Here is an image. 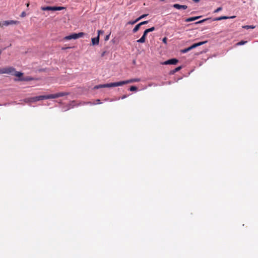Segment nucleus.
<instances>
[{"label":"nucleus","mask_w":258,"mask_h":258,"mask_svg":"<svg viewBox=\"0 0 258 258\" xmlns=\"http://www.w3.org/2000/svg\"><path fill=\"white\" fill-rule=\"evenodd\" d=\"M105 52H104L103 53H102V54H101V56H104V54H105Z\"/></svg>","instance_id":"72a5a7b5"},{"label":"nucleus","mask_w":258,"mask_h":258,"mask_svg":"<svg viewBox=\"0 0 258 258\" xmlns=\"http://www.w3.org/2000/svg\"><path fill=\"white\" fill-rule=\"evenodd\" d=\"M178 62V60L176 58H172L164 61L163 64H176Z\"/></svg>","instance_id":"6e6552de"},{"label":"nucleus","mask_w":258,"mask_h":258,"mask_svg":"<svg viewBox=\"0 0 258 258\" xmlns=\"http://www.w3.org/2000/svg\"><path fill=\"white\" fill-rule=\"evenodd\" d=\"M26 13H25V12H23L21 13V17H25V16H26Z\"/></svg>","instance_id":"bb28decb"},{"label":"nucleus","mask_w":258,"mask_h":258,"mask_svg":"<svg viewBox=\"0 0 258 258\" xmlns=\"http://www.w3.org/2000/svg\"><path fill=\"white\" fill-rule=\"evenodd\" d=\"M109 35L106 36V37L105 38V41L108 40L109 39Z\"/></svg>","instance_id":"c85d7f7f"},{"label":"nucleus","mask_w":258,"mask_h":258,"mask_svg":"<svg viewBox=\"0 0 258 258\" xmlns=\"http://www.w3.org/2000/svg\"><path fill=\"white\" fill-rule=\"evenodd\" d=\"M98 35L97 37L92 38V43L93 45L98 44L99 41V34L100 33H103V31L99 30L98 31Z\"/></svg>","instance_id":"1a4fd4ad"},{"label":"nucleus","mask_w":258,"mask_h":258,"mask_svg":"<svg viewBox=\"0 0 258 258\" xmlns=\"http://www.w3.org/2000/svg\"><path fill=\"white\" fill-rule=\"evenodd\" d=\"M41 9L42 11H54V7H50V6L42 7L41 8Z\"/></svg>","instance_id":"4468645a"},{"label":"nucleus","mask_w":258,"mask_h":258,"mask_svg":"<svg viewBox=\"0 0 258 258\" xmlns=\"http://www.w3.org/2000/svg\"><path fill=\"white\" fill-rule=\"evenodd\" d=\"M148 16V14H144L141 16L140 17H139L138 19H137V21H139L140 20Z\"/></svg>","instance_id":"4be33fe9"},{"label":"nucleus","mask_w":258,"mask_h":258,"mask_svg":"<svg viewBox=\"0 0 258 258\" xmlns=\"http://www.w3.org/2000/svg\"><path fill=\"white\" fill-rule=\"evenodd\" d=\"M84 33L83 32H80L79 33H73L71 35H70L69 36H66L64 39L65 40H71V39H76L82 37L83 36H84Z\"/></svg>","instance_id":"423d86ee"},{"label":"nucleus","mask_w":258,"mask_h":258,"mask_svg":"<svg viewBox=\"0 0 258 258\" xmlns=\"http://www.w3.org/2000/svg\"><path fill=\"white\" fill-rule=\"evenodd\" d=\"M235 16H233V17H231V18H234Z\"/></svg>","instance_id":"f704fd0d"},{"label":"nucleus","mask_w":258,"mask_h":258,"mask_svg":"<svg viewBox=\"0 0 258 258\" xmlns=\"http://www.w3.org/2000/svg\"><path fill=\"white\" fill-rule=\"evenodd\" d=\"M18 22L16 21H5L3 22V25L5 26H8L9 25H12V24H17Z\"/></svg>","instance_id":"f8f14e48"},{"label":"nucleus","mask_w":258,"mask_h":258,"mask_svg":"<svg viewBox=\"0 0 258 258\" xmlns=\"http://www.w3.org/2000/svg\"><path fill=\"white\" fill-rule=\"evenodd\" d=\"M3 26V24L0 23V27H2Z\"/></svg>","instance_id":"473e14b6"},{"label":"nucleus","mask_w":258,"mask_h":258,"mask_svg":"<svg viewBox=\"0 0 258 258\" xmlns=\"http://www.w3.org/2000/svg\"><path fill=\"white\" fill-rule=\"evenodd\" d=\"M19 79H15V81H30L33 80V78L31 77H18Z\"/></svg>","instance_id":"9d476101"},{"label":"nucleus","mask_w":258,"mask_h":258,"mask_svg":"<svg viewBox=\"0 0 258 258\" xmlns=\"http://www.w3.org/2000/svg\"><path fill=\"white\" fill-rule=\"evenodd\" d=\"M247 42V41H243V40H242L238 43H237L236 44V45L237 46H239V45H244L245 44H246V43Z\"/></svg>","instance_id":"6ab92c4d"},{"label":"nucleus","mask_w":258,"mask_h":258,"mask_svg":"<svg viewBox=\"0 0 258 258\" xmlns=\"http://www.w3.org/2000/svg\"><path fill=\"white\" fill-rule=\"evenodd\" d=\"M222 10V7H219V8H218L216 10H215L214 11V13H218V12L221 11Z\"/></svg>","instance_id":"5701e85b"},{"label":"nucleus","mask_w":258,"mask_h":258,"mask_svg":"<svg viewBox=\"0 0 258 258\" xmlns=\"http://www.w3.org/2000/svg\"><path fill=\"white\" fill-rule=\"evenodd\" d=\"M26 6L27 7H28L29 6V3H28L27 4H26Z\"/></svg>","instance_id":"2f4dec72"},{"label":"nucleus","mask_w":258,"mask_h":258,"mask_svg":"<svg viewBox=\"0 0 258 258\" xmlns=\"http://www.w3.org/2000/svg\"><path fill=\"white\" fill-rule=\"evenodd\" d=\"M173 7L176 9H183L186 10L187 8V6L186 5H181L178 4H175L173 5Z\"/></svg>","instance_id":"9b49d317"},{"label":"nucleus","mask_w":258,"mask_h":258,"mask_svg":"<svg viewBox=\"0 0 258 258\" xmlns=\"http://www.w3.org/2000/svg\"><path fill=\"white\" fill-rule=\"evenodd\" d=\"M96 101H97V104H100L101 103L100 100L99 99L96 100Z\"/></svg>","instance_id":"c756f323"},{"label":"nucleus","mask_w":258,"mask_h":258,"mask_svg":"<svg viewBox=\"0 0 258 258\" xmlns=\"http://www.w3.org/2000/svg\"><path fill=\"white\" fill-rule=\"evenodd\" d=\"M228 18H229V17H227V16H221L220 17H217V18H215L214 19V21H220L222 20L227 19Z\"/></svg>","instance_id":"2eb2a0df"},{"label":"nucleus","mask_w":258,"mask_h":258,"mask_svg":"<svg viewBox=\"0 0 258 258\" xmlns=\"http://www.w3.org/2000/svg\"><path fill=\"white\" fill-rule=\"evenodd\" d=\"M207 41H205L200 42L199 43H195L193 45H192L191 46H190V47H188V48H186L185 49L181 50V52L183 53H186L188 51L191 50L193 48H195L199 46H200L204 44H205L206 43H207Z\"/></svg>","instance_id":"39448f33"},{"label":"nucleus","mask_w":258,"mask_h":258,"mask_svg":"<svg viewBox=\"0 0 258 258\" xmlns=\"http://www.w3.org/2000/svg\"><path fill=\"white\" fill-rule=\"evenodd\" d=\"M1 53H2V51H1V50H0V54H1Z\"/></svg>","instance_id":"c9c22d12"},{"label":"nucleus","mask_w":258,"mask_h":258,"mask_svg":"<svg viewBox=\"0 0 258 258\" xmlns=\"http://www.w3.org/2000/svg\"><path fill=\"white\" fill-rule=\"evenodd\" d=\"M140 80H141L140 79L135 78V79H130V80H125V81L118 82H117L118 86H122L125 84H127L132 83H134V82H139L140 81Z\"/></svg>","instance_id":"0eeeda50"},{"label":"nucleus","mask_w":258,"mask_h":258,"mask_svg":"<svg viewBox=\"0 0 258 258\" xmlns=\"http://www.w3.org/2000/svg\"><path fill=\"white\" fill-rule=\"evenodd\" d=\"M207 20V19H204V20H203L200 21H199V22H197L196 23V24L201 23H202V22H204V21H206Z\"/></svg>","instance_id":"cd10ccee"},{"label":"nucleus","mask_w":258,"mask_h":258,"mask_svg":"<svg viewBox=\"0 0 258 258\" xmlns=\"http://www.w3.org/2000/svg\"><path fill=\"white\" fill-rule=\"evenodd\" d=\"M181 68H182V67L181 66L177 67L175 69H174L173 70L171 71L170 72V74H174L176 72L180 71L181 69Z\"/></svg>","instance_id":"dca6fc26"},{"label":"nucleus","mask_w":258,"mask_h":258,"mask_svg":"<svg viewBox=\"0 0 258 258\" xmlns=\"http://www.w3.org/2000/svg\"><path fill=\"white\" fill-rule=\"evenodd\" d=\"M242 27V28L248 29H254V28H255V26H253V25H245V26H243Z\"/></svg>","instance_id":"f3484780"},{"label":"nucleus","mask_w":258,"mask_h":258,"mask_svg":"<svg viewBox=\"0 0 258 258\" xmlns=\"http://www.w3.org/2000/svg\"><path fill=\"white\" fill-rule=\"evenodd\" d=\"M126 97V96L124 95L121 97V99H123L125 98Z\"/></svg>","instance_id":"7c9ffc66"},{"label":"nucleus","mask_w":258,"mask_h":258,"mask_svg":"<svg viewBox=\"0 0 258 258\" xmlns=\"http://www.w3.org/2000/svg\"><path fill=\"white\" fill-rule=\"evenodd\" d=\"M131 91H135L137 90V87L134 86H131L129 89Z\"/></svg>","instance_id":"412c9836"},{"label":"nucleus","mask_w":258,"mask_h":258,"mask_svg":"<svg viewBox=\"0 0 258 258\" xmlns=\"http://www.w3.org/2000/svg\"><path fill=\"white\" fill-rule=\"evenodd\" d=\"M138 21H137V19L134 21H133V22H131V21H130L128 22V24H135L136 22H137Z\"/></svg>","instance_id":"a878e982"},{"label":"nucleus","mask_w":258,"mask_h":258,"mask_svg":"<svg viewBox=\"0 0 258 258\" xmlns=\"http://www.w3.org/2000/svg\"><path fill=\"white\" fill-rule=\"evenodd\" d=\"M148 23V21H143V22H142L140 23L139 25H140V26H141V25H144V24H146Z\"/></svg>","instance_id":"393cba45"},{"label":"nucleus","mask_w":258,"mask_h":258,"mask_svg":"<svg viewBox=\"0 0 258 258\" xmlns=\"http://www.w3.org/2000/svg\"><path fill=\"white\" fill-rule=\"evenodd\" d=\"M167 37H164V38H163V39H162V42H163L164 44H167Z\"/></svg>","instance_id":"b1692460"},{"label":"nucleus","mask_w":258,"mask_h":258,"mask_svg":"<svg viewBox=\"0 0 258 258\" xmlns=\"http://www.w3.org/2000/svg\"><path fill=\"white\" fill-rule=\"evenodd\" d=\"M140 26H141L139 25V24L137 25L133 30V32L135 33L137 32L139 30Z\"/></svg>","instance_id":"a211bd4d"},{"label":"nucleus","mask_w":258,"mask_h":258,"mask_svg":"<svg viewBox=\"0 0 258 258\" xmlns=\"http://www.w3.org/2000/svg\"><path fill=\"white\" fill-rule=\"evenodd\" d=\"M201 17V16H197V17H194L188 18H187L185 20V21L186 22H189L194 21L195 20H196L199 19Z\"/></svg>","instance_id":"ddd939ff"},{"label":"nucleus","mask_w":258,"mask_h":258,"mask_svg":"<svg viewBox=\"0 0 258 258\" xmlns=\"http://www.w3.org/2000/svg\"><path fill=\"white\" fill-rule=\"evenodd\" d=\"M64 9V7H54V11H60L63 10Z\"/></svg>","instance_id":"aec40b11"},{"label":"nucleus","mask_w":258,"mask_h":258,"mask_svg":"<svg viewBox=\"0 0 258 258\" xmlns=\"http://www.w3.org/2000/svg\"><path fill=\"white\" fill-rule=\"evenodd\" d=\"M69 94V93L67 92H59L53 94H50L48 95H41L31 97L29 99V100L31 102H36L43 99L57 98L60 97L68 95Z\"/></svg>","instance_id":"f257e3e1"},{"label":"nucleus","mask_w":258,"mask_h":258,"mask_svg":"<svg viewBox=\"0 0 258 258\" xmlns=\"http://www.w3.org/2000/svg\"><path fill=\"white\" fill-rule=\"evenodd\" d=\"M155 27H152L150 28H149V29H146L144 32V34L143 35V36H142V37L139 39V40H138L137 41L139 43H144L145 42V39H146V37L148 34V32H152L153 31L155 30Z\"/></svg>","instance_id":"7ed1b4c3"},{"label":"nucleus","mask_w":258,"mask_h":258,"mask_svg":"<svg viewBox=\"0 0 258 258\" xmlns=\"http://www.w3.org/2000/svg\"><path fill=\"white\" fill-rule=\"evenodd\" d=\"M117 86H118L117 82H114V83H108V84L96 85L94 87V88L95 89H98L102 88L114 87H117Z\"/></svg>","instance_id":"20e7f679"},{"label":"nucleus","mask_w":258,"mask_h":258,"mask_svg":"<svg viewBox=\"0 0 258 258\" xmlns=\"http://www.w3.org/2000/svg\"><path fill=\"white\" fill-rule=\"evenodd\" d=\"M4 74L11 75L17 77H21L23 75V73L17 71L16 69L12 67L0 68V74Z\"/></svg>","instance_id":"f03ea898"}]
</instances>
